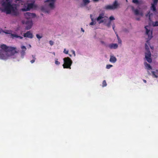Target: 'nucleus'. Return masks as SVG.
<instances>
[{
    "label": "nucleus",
    "instance_id": "f257e3e1",
    "mask_svg": "<svg viewBox=\"0 0 158 158\" xmlns=\"http://www.w3.org/2000/svg\"><path fill=\"white\" fill-rule=\"evenodd\" d=\"M150 27V26H147L145 27V28L146 30V34L148 35V38L149 40H150L152 37V31H151L150 29H149ZM148 45H150L149 40H147L146 43L145 44V48L146 51V52L145 53V57L147 61L149 63H151L152 62V60L151 58V53L149 50V48Z\"/></svg>",
    "mask_w": 158,
    "mask_h": 158
},
{
    "label": "nucleus",
    "instance_id": "f03ea898",
    "mask_svg": "<svg viewBox=\"0 0 158 158\" xmlns=\"http://www.w3.org/2000/svg\"><path fill=\"white\" fill-rule=\"evenodd\" d=\"M64 64L63 66L64 69H71V66L72 63V61L69 57L65 58L64 59Z\"/></svg>",
    "mask_w": 158,
    "mask_h": 158
},
{
    "label": "nucleus",
    "instance_id": "7ed1b4c3",
    "mask_svg": "<svg viewBox=\"0 0 158 158\" xmlns=\"http://www.w3.org/2000/svg\"><path fill=\"white\" fill-rule=\"evenodd\" d=\"M105 18H107V17L104 16V15L103 13H102L99 14L96 20L98 22V23L100 24L104 22H105L106 21V19Z\"/></svg>",
    "mask_w": 158,
    "mask_h": 158
},
{
    "label": "nucleus",
    "instance_id": "20e7f679",
    "mask_svg": "<svg viewBox=\"0 0 158 158\" xmlns=\"http://www.w3.org/2000/svg\"><path fill=\"white\" fill-rule=\"evenodd\" d=\"M119 6L117 1L115 0L112 5H108L105 6V9L106 10H114L117 8Z\"/></svg>",
    "mask_w": 158,
    "mask_h": 158
},
{
    "label": "nucleus",
    "instance_id": "39448f33",
    "mask_svg": "<svg viewBox=\"0 0 158 158\" xmlns=\"http://www.w3.org/2000/svg\"><path fill=\"white\" fill-rule=\"evenodd\" d=\"M27 5V3H25L24 2H22V5ZM33 4L32 3H29L27 4V7L26 8H22L21 10L23 11H27L30 10L33 7Z\"/></svg>",
    "mask_w": 158,
    "mask_h": 158
},
{
    "label": "nucleus",
    "instance_id": "423d86ee",
    "mask_svg": "<svg viewBox=\"0 0 158 158\" xmlns=\"http://www.w3.org/2000/svg\"><path fill=\"white\" fill-rule=\"evenodd\" d=\"M24 15L26 18L27 19H30L35 17L36 16L35 14L31 13L30 12H26L24 14Z\"/></svg>",
    "mask_w": 158,
    "mask_h": 158
},
{
    "label": "nucleus",
    "instance_id": "0eeeda50",
    "mask_svg": "<svg viewBox=\"0 0 158 158\" xmlns=\"http://www.w3.org/2000/svg\"><path fill=\"white\" fill-rule=\"evenodd\" d=\"M55 0H47L45 1V2H48V6L52 9H53L54 7V3Z\"/></svg>",
    "mask_w": 158,
    "mask_h": 158
},
{
    "label": "nucleus",
    "instance_id": "6e6552de",
    "mask_svg": "<svg viewBox=\"0 0 158 158\" xmlns=\"http://www.w3.org/2000/svg\"><path fill=\"white\" fill-rule=\"evenodd\" d=\"M0 47L3 50L6 52L10 50H12L13 48L9 47L4 44H2L1 45Z\"/></svg>",
    "mask_w": 158,
    "mask_h": 158
},
{
    "label": "nucleus",
    "instance_id": "1a4fd4ad",
    "mask_svg": "<svg viewBox=\"0 0 158 158\" xmlns=\"http://www.w3.org/2000/svg\"><path fill=\"white\" fill-rule=\"evenodd\" d=\"M26 24L27 25L26 29L28 30L31 28L33 25V23L31 20H28L26 21Z\"/></svg>",
    "mask_w": 158,
    "mask_h": 158
},
{
    "label": "nucleus",
    "instance_id": "9d476101",
    "mask_svg": "<svg viewBox=\"0 0 158 158\" xmlns=\"http://www.w3.org/2000/svg\"><path fill=\"white\" fill-rule=\"evenodd\" d=\"M23 36L25 37H27L31 39L33 37V35L30 31H27L23 34Z\"/></svg>",
    "mask_w": 158,
    "mask_h": 158
},
{
    "label": "nucleus",
    "instance_id": "9b49d317",
    "mask_svg": "<svg viewBox=\"0 0 158 158\" xmlns=\"http://www.w3.org/2000/svg\"><path fill=\"white\" fill-rule=\"evenodd\" d=\"M109 47L110 49L113 48L115 49L118 48V45L116 44H112L109 45Z\"/></svg>",
    "mask_w": 158,
    "mask_h": 158
},
{
    "label": "nucleus",
    "instance_id": "f8f14e48",
    "mask_svg": "<svg viewBox=\"0 0 158 158\" xmlns=\"http://www.w3.org/2000/svg\"><path fill=\"white\" fill-rule=\"evenodd\" d=\"M117 60L116 58L114 56H111L110 59V61L113 63H114L116 62Z\"/></svg>",
    "mask_w": 158,
    "mask_h": 158
},
{
    "label": "nucleus",
    "instance_id": "ddd939ff",
    "mask_svg": "<svg viewBox=\"0 0 158 158\" xmlns=\"http://www.w3.org/2000/svg\"><path fill=\"white\" fill-rule=\"evenodd\" d=\"M152 73L153 76L156 78H157L158 76L157 75L156 73H158V70H156V71H152Z\"/></svg>",
    "mask_w": 158,
    "mask_h": 158
},
{
    "label": "nucleus",
    "instance_id": "4468645a",
    "mask_svg": "<svg viewBox=\"0 0 158 158\" xmlns=\"http://www.w3.org/2000/svg\"><path fill=\"white\" fill-rule=\"evenodd\" d=\"M144 65L148 70H149L152 69V67L151 66L150 64H148L147 62H146L144 63Z\"/></svg>",
    "mask_w": 158,
    "mask_h": 158
},
{
    "label": "nucleus",
    "instance_id": "2eb2a0df",
    "mask_svg": "<svg viewBox=\"0 0 158 158\" xmlns=\"http://www.w3.org/2000/svg\"><path fill=\"white\" fill-rule=\"evenodd\" d=\"M0 58L2 59H6V55L3 53L0 52Z\"/></svg>",
    "mask_w": 158,
    "mask_h": 158
},
{
    "label": "nucleus",
    "instance_id": "dca6fc26",
    "mask_svg": "<svg viewBox=\"0 0 158 158\" xmlns=\"http://www.w3.org/2000/svg\"><path fill=\"white\" fill-rule=\"evenodd\" d=\"M156 5H154V4H152V6L151 7V9L153 10V11H156Z\"/></svg>",
    "mask_w": 158,
    "mask_h": 158
},
{
    "label": "nucleus",
    "instance_id": "f3484780",
    "mask_svg": "<svg viewBox=\"0 0 158 158\" xmlns=\"http://www.w3.org/2000/svg\"><path fill=\"white\" fill-rule=\"evenodd\" d=\"M21 48L23 50L21 52L22 54H24L25 53V51H26L27 49L26 47L24 46H21Z\"/></svg>",
    "mask_w": 158,
    "mask_h": 158
},
{
    "label": "nucleus",
    "instance_id": "a211bd4d",
    "mask_svg": "<svg viewBox=\"0 0 158 158\" xmlns=\"http://www.w3.org/2000/svg\"><path fill=\"white\" fill-rule=\"evenodd\" d=\"M82 1L85 5H86L90 2L89 0H82Z\"/></svg>",
    "mask_w": 158,
    "mask_h": 158
},
{
    "label": "nucleus",
    "instance_id": "6ab92c4d",
    "mask_svg": "<svg viewBox=\"0 0 158 158\" xmlns=\"http://www.w3.org/2000/svg\"><path fill=\"white\" fill-rule=\"evenodd\" d=\"M92 22L90 23L89 25H94L96 24V22L95 21H94V19L93 18H92L91 19Z\"/></svg>",
    "mask_w": 158,
    "mask_h": 158
},
{
    "label": "nucleus",
    "instance_id": "aec40b11",
    "mask_svg": "<svg viewBox=\"0 0 158 158\" xmlns=\"http://www.w3.org/2000/svg\"><path fill=\"white\" fill-rule=\"evenodd\" d=\"M134 11L135 15H138L139 14V10L137 9L134 10Z\"/></svg>",
    "mask_w": 158,
    "mask_h": 158
},
{
    "label": "nucleus",
    "instance_id": "412c9836",
    "mask_svg": "<svg viewBox=\"0 0 158 158\" xmlns=\"http://www.w3.org/2000/svg\"><path fill=\"white\" fill-rule=\"evenodd\" d=\"M132 2L134 3L137 4H139L140 3V2H139L138 0H133Z\"/></svg>",
    "mask_w": 158,
    "mask_h": 158
},
{
    "label": "nucleus",
    "instance_id": "4be33fe9",
    "mask_svg": "<svg viewBox=\"0 0 158 158\" xmlns=\"http://www.w3.org/2000/svg\"><path fill=\"white\" fill-rule=\"evenodd\" d=\"M150 11H149L147 14L146 15V17H148V19L150 20H151L150 19Z\"/></svg>",
    "mask_w": 158,
    "mask_h": 158
},
{
    "label": "nucleus",
    "instance_id": "5701e85b",
    "mask_svg": "<svg viewBox=\"0 0 158 158\" xmlns=\"http://www.w3.org/2000/svg\"><path fill=\"white\" fill-rule=\"evenodd\" d=\"M107 85V83L106 81L104 80L102 82V87H105Z\"/></svg>",
    "mask_w": 158,
    "mask_h": 158
},
{
    "label": "nucleus",
    "instance_id": "b1692460",
    "mask_svg": "<svg viewBox=\"0 0 158 158\" xmlns=\"http://www.w3.org/2000/svg\"><path fill=\"white\" fill-rule=\"evenodd\" d=\"M55 64L56 65H59L60 64V62H59L58 61V59H56L55 61Z\"/></svg>",
    "mask_w": 158,
    "mask_h": 158
},
{
    "label": "nucleus",
    "instance_id": "393cba45",
    "mask_svg": "<svg viewBox=\"0 0 158 158\" xmlns=\"http://www.w3.org/2000/svg\"><path fill=\"white\" fill-rule=\"evenodd\" d=\"M153 26H158V22L156 21L153 22Z\"/></svg>",
    "mask_w": 158,
    "mask_h": 158
},
{
    "label": "nucleus",
    "instance_id": "a878e982",
    "mask_svg": "<svg viewBox=\"0 0 158 158\" xmlns=\"http://www.w3.org/2000/svg\"><path fill=\"white\" fill-rule=\"evenodd\" d=\"M111 21H110L106 24V25L107 27H110V24H111Z\"/></svg>",
    "mask_w": 158,
    "mask_h": 158
},
{
    "label": "nucleus",
    "instance_id": "bb28decb",
    "mask_svg": "<svg viewBox=\"0 0 158 158\" xmlns=\"http://www.w3.org/2000/svg\"><path fill=\"white\" fill-rule=\"evenodd\" d=\"M112 65H110V64H108V65H106V68L107 69H110L111 67H112Z\"/></svg>",
    "mask_w": 158,
    "mask_h": 158
},
{
    "label": "nucleus",
    "instance_id": "cd10ccee",
    "mask_svg": "<svg viewBox=\"0 0 158 158\" xmlns=\"http://www.w3.org/2000/svg\"><path fill=\"white\" fill-rule=\"evenodd\" d=\"M11 36L14 37L18 38V35L15 34H12L11 35Z\"/></svg>",
    "mask_w": 158,
    "mask_h": 158
},
{
    "label": "nucleus",
    "instance_id": "c85d7f7f",
    "mask_svg": "<svg viewBox=\"0 0 158 158\" xmlns=\"http://www.w3.org/2000/svg\"><path fill=\"white\" fill-rule=\"evenodd\" d=\"M158 0H153V3H152V4H154V5H157L158 2Z\"/></svg>",
    "mask_w": 158,
    "mask_h": 158
},
{
    "label": "nucleus",
    "instance_id": "c756f323",
    "mask_svg": "<svg viewBox=\"0 0 158 158\" xmlns=\"http://www.w3.org/2000/svg\"><path fill=\"white\" fill-rule=\"evenodd\" d=\"M63 52L65 54H68V53L69 51L68 50H66L65 49H64Z\"/></svg>",
    "mask_w": 158,
    "mask_h": 158
},
{
    "label": "nucleus",
    "instance_id": "7c9ffc66",
    "mask_svg": "<svg viewBox=\"0 0 158 158\" xmlns=\"http://www.w3.org/2000/svg\"><path fill=\"white\" fill-rule=\"evenodd\" d=\"M49 44L51 46H52L54 44V42L52 40H50L49 42Z\"/></svg>",
    "mask_w": 158,
    "mask_h": 158
},
{
    "label": "nucleus",
    "instance_id": "2f4dec72",
    "mask_svg": "<svg viewBox=\"0 0 158 158\" xmlns=\"http://www.w3.org/2000/svg\"><path fill=\"white\" fill-rule=\"evenodd\" d=\"M109 19H110V21L111 20L115 19L114 17L112 16H111L110 17Z\"/></svg>",
    "mask_w": 158,
    "mask_h": 158
},
{
    "label": "nucleus",
    "instance_id": "473e14b6",
    "mask_svg": "<svg viewBox=\"0 0 158 158\" xmlns=\"http://www.w3.org/2000/svg\"><path fill=\"white\" fill-rule=\"evenodd\" d=\"M36 37H37V38H38V39H40V38H42V36H40L38 34H37L36 35Z\"/></svg>",
    "mask_w": 158,
    "mask_h": 158
},
{
    "label": "nucleus",
    "instance_id": "72a5a7b5",
    "mask_svg": "<svg viewBox=\"0 0 158 158\" xmlns=\"http://www.w3.org/2000/svg\"><path fill=\"white\" fill-rule=\"evenodd\" d=\"M36 59V58H34V59H33L31 61V62L32 64L34 63L35 61V60Z\"/></svg>",
    "mask_w": 158,
    "mask_h": 158
},
{
    "label": "nucleus",
    "instance_id": "f704fd0d",
    "mask_svg": "<svg viewBox=\"0 0 158 158\" xmlns=\"http://www.w3.org/2000/svg\"><path fill=\"white\" fill-rule=\"evenodd\" d=\"M118 43L121 44L122 41H121V40L119 38V39H118Z\"/></svg>",
    "mask_w": 158,
    "mask_h": 158
},
{
    "label": "nucleus",
    "instance_id": "c9c22d12",
    "mask_svg": "<svg viewBox=\"0 0 158 158\" xmlns=\"http://www.w3.org/2000/svg\"><path fill=\"white\" fill-rule=\"evenodd\" d=\"M139 15H140L141 16H143V12H139Z\"/></svg>",
    "mask_w": 158,
    "mask_h": 158
},
{
    "label": "nucleus",
    "instance_id": "e433bc0d",
    "mask_svg": "<svg viewBox=\"0 0 158 158\" xmlns=\"http://www.w3.org/2000/svg\"><path fill=\"white\" fill-rule=\"evenodd\" d=\"M18 38H19L20 39H22L23 38V37L22 36L18 35Z\"/></svg>",
    "mask_w": 158,
    "mask_h": 158
},
{
    "label": "nucleus",
    "instance_id": "4c0bfd02",
    "mask_svg": "<svg viewBox=\"0 0 158 158\" xmlns=\"http://www.w3.org/2000/svg\"><path fill=\"white\" fill-rule=\"evenodd\" d=\"M101 42L102 44H105V42H104L103 41H101Z\"/></svg>",
    "mask_w": 158,
    "mask_h": 158
},
{
    "label": "nucleus",
    "instance_id": "58836bf2",
    "mask_svg": "<svg viewBox=\"0 0 158 158\" xmlns=\"http://www.w3.org/2000/svg\"><path fill=\"white\" fill-rule=\"evenodd\" d=\"M72 53H73V54H74V56H75V52L73 50V51H72Z\"/></svg>",
    "mask_w": 158,
    "mask_h": 158
},
{
    "label": "nucleus",
    "instance_id": "ea45409f",
    "mask_svg": "<svg viewBox=\"0 0 158 158\" xmlns=\"http://www.w3.org/2000/svg\"><path fill=\"white\" fill-rule=\"evenodd\" d=\"M99 0H93V1L94 2H97Z\"/></svg>",
    "mask_w": 158,
    "mask_h": 158
},
{
    "label": "nucleus",
    "instance_id": "a19ab883",
    "mask_svg": "<svg viewBox=\"0 0 158 158\" xmlns=\"http://www.w3.org/2000/svg\"><path fill=\"white\" fill-rule=\"evenodd\" d=\"M143 82H144V83H146L147 81H146V80H143Z\"/></svg>",
    "mask_w": 158,
    "mask_h": 158
},
{
    "label": "nucleus",
    "instance_id": "79ce46f5",
    "mask_svg": "<svg viewBox=\"0 0 158 158\" xmlns=\"http://www.w3.org/2000/svg\"><path fill=\"white\" fill-rule=\"evenodd\" d=\"M81 30L83 32H84V30L82 28H81Z\"/></svg>",
    "mask_w": 158,
    "mask_h": 158
},
{
    "label": "nucleus",
    "instance_id": "37998d69",
    "mask_svg": "<svg viewBox=\"0 0 158 158\" xmlns=\"http://www.w3.org/2000/svg\"><path fill=\"white\" fill-rule=\"evenodd\" d=\"M32 57L33 58V59H34V58H35V56H34L33 55H32Z\"/></svg>",
    "mask_w": 158,
    "mask_h": 158
},
{
    "label": "nucleus",
    "instance_id": "c03bdc74",
    "mask_svg": "<svg viewBox=\"0 0 158 158\" xmlns=\"http://www.w3.org/2000/svg\"><path fill=\"white\" fill-rule=\"evenodd\" d=\"M136 19L137 20H139V19H140V18H137Z\"/></svg>",
    "mask_w": 158,
    "mask_h": 158
},
{
    "label": "nucleus",
    "instance_id": "a18cd8bd",
    "mask_svg": "<svg viewBox=\"0 0 158 158\" xmlns=\"http://www.w3.org/2000/svg\"><path fill=\"white\" fill-rule=\"evenodd\" d=\"M116 36H117V37L118 39H119V37H118V35H116Z\"/></svg>",
    "mask_w": 158,
    "mask_h": 158
},
{
    "label": "nucleus",
    "instance_id": "49530a36",
    "mask_svg": "<svg viewBox=\"0 0 158 158\" xmlns=\"http://www.w3.org/2000/svg\"><path fill=\"white\" fill-rule=\"evenodd\" d=\"M114 25L113 26V29L114 30Z\"/></svg>",
    "mask_w": 158,
    "mask_h": 158
},
{
    "label": "nucleus",
    "instance_id": "de8ad7c7",
    "mask_svg": "<svg viewBox=\"0 0 158 158\" xmlns=\"http://www.w3.org/2000/svg\"><path fill=\"white\" fill-rule=\"evenodd\" d=\"M45 12H47V13H48L49 12L48 11H47V10L45 11Z\"/></svg>",
    "mask_w": 158,
    "mask_h": 158
},
{
    "label": "nucleus",
    "instance_id": "09e8293b",
    "mask_svg": "<svg viewBox=\"0 0 158 158\" xmlns=\"http://www.w3.org/2000/svg\"><path fill=\"white\" fill-rule=\"evenodd\" d=\"M53 54L54 55H55V53L54 52H53Z\"/></svg>",
    "mask_w": 158,
    "mask_h": 158
},
{
    "label": "nucleus",
    "instance_id": "8fccbe9b",
    "mask_svg": "<svg viewBox=\"0 0 158 158\" xmlns=\"http://www.w3.org/2000/svg\"><path fill=\"white\" fill-rule=\"evenodd\" d=\"M151 49H152L153 48V47H151Z\"/></svg>",
    "mask_w": 158,
    "mask_h": 158
},
{
    "label": "nucleus",
    "instance_id": "3c124183",
    "mask_svg": "<svg viewBox=\"0 0 158 158\" xmlns=\"http://www.w3.org/2000/svg\"><path fill=\"white\" fill-rule=\"evenodd\" d=\"M126 1L127 2V0H126Z\"/></svg>",
    "mask_w": 158,
    "mask_h": 158
}]
</instances>
